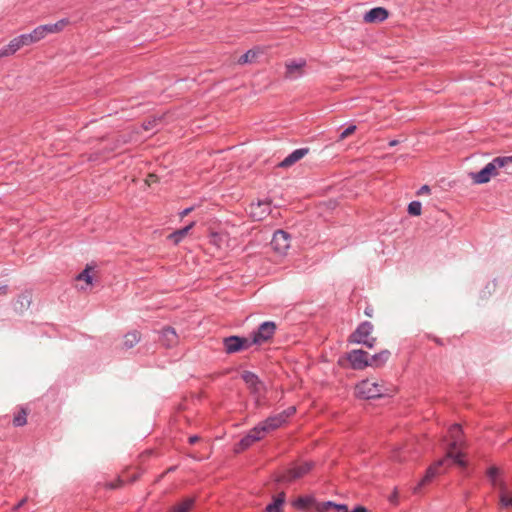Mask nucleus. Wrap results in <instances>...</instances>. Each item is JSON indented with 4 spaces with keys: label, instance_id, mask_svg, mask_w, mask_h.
I'll return each instance as SVG.
<instances>
[{
    "label": "nucleus",
    "instance_id": "f257e3e1",
    "mask_svg": "<svg viewBox=\"0 0 512 512\" xmlns=\"http://www.w3.org/2000/svg\"><path fill=\"white\" fill-rule=\"evenodd\" d=\"M448 437H449V444H448V450L446 453V456L437 462H435L433 465H431L424 477L420 480L418 485L414 488V492L418 493L421 488L428 483H430L437 475L440 474V468L445 465L449 461H453V463L459 465V466H465V461L463 459V454L460 451V448L463 444L462 439V429L461 426L458 424H454L449 428L448 431Z\"/></svg>",
    "mask_w": 512,
    "mask_h": 512
},
{
    "label": "nucleus",
    "instance_id": "f03ea898",
    "mask_svg": "<svg viewBox=\"0 0 512 512\" xmlns=\"http://www.w3.org/2000/svg\"><path fill=\"white\" fill-rule=\"evenodd\" d=\"M395 388L383 380L365 379L359 382L355 387V394L362 399H373L391 396Z\"/></svg>",
    "mask_w": 512,
    "mask_h": 512
},
{
    "label": "nucleus",
    "instance_id": "7ed1b4c3",
    "mask_svg": "<svg viewBox=\"0 0 512 512\" xmlns=\"http://www.w3.org/2000/svg\"><path fill=\"white\" fill-rule=\"evenodd\" d=\"M512 163V156L496 157L479 172L470 173V178L475 184H484L498 174V169Z\"/></svg>",
    "mask_w": 512,
    "mask_h": 512
},
{
    "label": "nucleus",
    "instance_id": "20e7f679",
    "mask_svg": "<svg viewBox=\"0 0 512 512\" xmlns=\"http://www.w3.org/2000/svg\"><path fill=\"white\" fill-rule=\"evenodd\" d=\"M373 325L369 321L361 323L355 332L351 335L352 341L358 344H363L368 348H373L376 343V338L371 337Z\"/></svg>",
    "mask_w": 512,
    "mask_h": 512
},
{
    "label": "nucleus",
    "instance_id": "39448f33",
    "mask_svg": "<svg viewBox=\"0 0 512 512\" xmlns=\"http://www.w3.org/2000/svg\"><path fill=\"white\" fill-rule=\"evenodd\" d=\"M312 468V462L295 463L289 467L278 480L283 482L295 481L308 474Z\"/></svg>",
    "mask_w": 512,
    "mask_h": 512
},
{
    "label": "nucleus",
    "instance_id": "423d86ee",
    "mask_svg": "<svg viewBox=\"0 0 512 512\" xmlns=\"http://www.w3.org/2000/svg\"><path fill=\"white\" fill-rule=\"evenodd\" d=\"M276 324L272 321L263 322L252 335L251 344L261 345L268 342L274 336Z\"/></svg>",
    "mask_w": 512,
    "mask_h": 512
},
{
    "label": "nucleus",
    "instance_id": "0eeeda50",
    "mask_svg": "<svg viewBox=\"0 0 512 512\" xmlns=\"http://www.w3.org/2000/svg\"><path fill=\"white\" fill-rule=\"evenodd\" d=\"M223 345L225 352L232 354L244 349H248L252 344L249 338L229 336L223 339Z\"/></svg>",
    "mask_w": 512,
    "mask_h": 512
},
{
    "label": "nucleus",
    "instance_id": "6e6552de",
    "mask_svg": "<svg viewBox=\"0 0 512 512\" xmlns=\"http://www.w3.org/2000/svg\"><path fill=\"white\" fill-rule=\"evenodd\" d=\"M290 243V235L283 230H278L273 235L271 246L278 254L285 255L290 248Z\"/></svg>",
    "mask_w": 512,
    "mask_h": 512
},
{
    "label": "nucleus",
    "instance_id": "1a4fd4ad",
    "mask_svg": "<svg viewBox=\"0 0 512 512\" xmlns=\"http://www.w3.org/2000/svg\"><path fill=\"white\" fill-rule=\"evenodd\" d=\"M347 360L349 361L351 367L355 370H362L368 366H370L369 354L361 349H355L348 353Z\"/></svg>",
    "mask_w": 512,
    "mask_h": 512
},
{
    "label": "nucleus",
    "instance_id": "9d476101",
    "mask_svg": "<svg viewBox=\"0 0 512 512\" xmlns=\"http://www.w3.org/2000/svg\"><path fill=\"white\" fill-rule=\"evenodd\" d=\"M270 211V201L267 200L251 203L248 209L250 217L256 221L263 220L270 213Z\"/></svg>",
    "mask_w": 512,
    "mask_h": 512
},
{
    "label": "nucleus",
    "instance_id": "9b49d317",
    "mask_svg": "<svg viewBox=\"0 0 512 512\" xmlns=\"http://www.w3.org/2000/svg\"><path fill=\"white\" fill-rule=\"evenodd\" d=\"M283 417L284 416H281L278 413L276 415L268 417L266 420L260 422L257 426L259 427L263 435L266 436L267 434L278 429L285 423Z\"/></svg>",
    "mask_w": 512,
    "mask_h": 512
},
{
    "label": "nucleus",
    "instance_id": "f8f14e48",
    "mask_svg": "<svg viewBox=\"0 0 512 512\" xmlns=\"http://www.w3.org/2000/svg\"><path fill=\"white\" fill-rule=\"evenodd\" d=\"M265 436L256 425L252 428L239 442L237 451L245 450L250 447L253 443L263 439Z\"/></svg>",
    "mask_w": 512,
    "mask_h": 512
},
{
    "label": "nucleus",
    "instance_id": "ddd939ff",
    "mask_svg": "<svg viewBox=\"0 0 512 512\" xmlns=\"http://www.w3.org/2000/svg\"><path fill=\"white\" fill-rule=\"evenodd\" d=\"M388 18V11L382 7L370 9L364 14L363 20L366 23H380Z\"/></svg>",
    "mask_w": 512,
    "mask_h": 512
},
{
    "label": "nucleus",
    "instance_id": "4468645a",
    "mask_svg": "<svg viewBox=\"0 0 512 512\" xmlns=\"http://www.w3.org/2000/svg\"><path fill=\"white\" fill-rule=\"evenodd\" d=\"M160 342L167 348L174 347L179 342L176 331L171 327H165L161 330Z\"/></svg>",
    "mask_w": 512,
    "mask_h": 512
},
{
    "label": "nucleus",
    "instance_id": "2eb2a0df",
    "mask_svg": "<svg viewBox=\"0 0 512 512\" xmlns=\"http://www.w3.org/2000/svg\"><path fill=\"white\" fill-rule=\"evenodd\" d=\"M309 153V148H299L290 153L287 157H285L280 163L279 167L288 168L301 160Z\"/></svg>",
    "mask_w": 512,
    "mask_h": 512
},
{
    "label": "nucleus",
    "instance_id": "dca6fc26",
    "mask_svg": "<svg viewBox=\"0 0 512 512\" xmlns=\"http://www.w3.org/2000/svg\"><path fill=\"white\" fill-rule=\"evenodd\" d=\"M286 495L284 492H280L276 496L273 497L272 502L269 503L265 512H283V506L285 503Z\"/></svg>",
    "mask_w": 512,
    "mask_h": 512
},
{
    "label": "nucleus",
    "instance_id": "f3484780",
    "mask_svg": "<svg viewBox=\"0 0 512 512\" xmlns=\"http://www.w3.org/2000/svg\"><path fill=\"white\" fill-rule=\"evenodd\" d=\"M305 66V61L300 60L298 62L296 61H290L286 63V75L290 78H297L302 74V69Z\"/></svg>",
    "mask_w": 512,
    "mask_h": 512
},
{
    "label": "nucleus",
    "instance_id": "a211bd4d",
    "mask_svg": "<svg viewBox=\"0 0 512 512\" xmlns=\"http://www.w3.org/2000/svg\"><path fill=\"white\" fill-rule=\"evenodd\" d=\"M390 355L391 353L389 350H382L379 353L373 355L369 360L370 367L379 368L383 366L389 360Z\"/></svg>",
    "mask_w": 512,
    "mask_h": 512
},
{
    "label": "nucleus",
    "instance_id": "6ab92c4d",
    "mask_svg": "<svg viewBox=\"0 0 512 512\" xmlns=\"http://www.w3.org/2000/svg\"><path fill=\"white\" fill-rule=\"evenodd\" d=\"M242 377H243V380L245 381V383L251 389H253L254 392H257V393L260 392V390L263 387V385H262V383L259 381L258 377L254 373L246 371V372L243 373Z\"/></svg>",
    "mask_w": 512,
    "mask_h": 512
},
{
    "label": "nucleus",
    "instance_id": "aec40b11",
    "mask_svg": "<svg viewBox=\"0 0 512 512\" xmlns=\"http://www.w3.org/2000/svg\"><path fill=\"white\" fill-rule=\"evenodd\" d=\"M195 222H191L189 225L178 229L169 235V239L174 242V244H178L182 241V239L189 233V231L194 227Z\"/></svg>",
    "mask_w": 512,
    "mask_h": 512
},
{
    "label": "nucleus",
    "instance_id": "412c9836",
    "mask_svg": "<svg viewBox=\"0 0 512 512\" xmlns=\"http://www.w3.org/2000/svg\"><path fill=\"white\" fill-rule=\"evenodd\" d=\"M20 48H21V45H20L17 37H15L14 39H12L9 42L8 45H6L3 48H1V50H0V57H6V56H9V55H12L16 51H18Z\"/></svg>",
    "mask_w": 512,
    "mask_h": 512
},
{
    "label": "nucleus",
    "instance_id": "4be33fe9",
    "mask_svg": "<svg viewBox=\"0 0 512 512\" xmlns=\"http://www.w3.org/2000/svg\"><path fill=\"white\" fill-rule=\"evenodd\" d=\"M140 339L141 335L138 331L129 332L124 336L123 345L126 349L133 348L137 343H139Z\"/></svg>",
    "mask_w": 512,
    "mask_h": 512
},
{
    "label": "nucleus",
    "instance_id": "5701e85b",
    "mask_svg": "<svg viewBox=\"0 0 512 512\" xmlns=\"http://www.w3.org/2000/svg\"><path fill=\"white\" fill-rule=\"evenodd\" d=\"M195 502L194 498L188 497L182 500L171 508L170 512H188L193 507Z\"/></svg>",
    "mask_w": 512,
    "mask_h": 512
},
{
    "label": "nucleus",
    "instance_id": "b1692460",
    "mask_svg": "<svg viewBox=\"0 0 512 512\" xmlns=\"http://www.w3.org/2000/svg\"><path fill=\"white\" fill-rule=\"evenodd\" d=\"M67 24H68V20L61 19L54 24L43 25V27L45 29L46 34L48 35L51 33H58L60 31H62Z\"/></svg>",
    "mask_w": 512,
    "mask_h": 512
},
{
    "label": "nucleus",
    "instance_id": "393cba45",
    "mask_svg": "<svg viewBox=\"0 0 512 512\" xmlns=\"http://www.w3.org/2000/svg\"><path fill=\"white\" fill-rule=\"evenodd\" d=\"M500 473V470L497 467H491L488 470V477L490 478L492 484L494 486H499L501 490H504V484L498 481L497 477Z\"/></svg>",
    "mask_w": 512,
    "mask_h": 512
},
{
    "label": "nucleus",
    "instance_id": "a878e982",
    "mask_svg": "<svg viewBox=\"0 0 512 512\" xmlns=\"http://www.w3.org/2000/svg\"><path fill=\"white\" fill-rule=\"evenodd\" d=\"M27 423V412L22 409L13 418V424L16 427L24 426Z\"/></svg>",
    "mask_w": 512,
    "mask_h": 512
},
{
    "label": "nucleus",
    "instance_id": "bb28decb",
    "mask_svg": "<svg viewBox=\"0 0 512 512\" xmlns=\"http://www.w3.org/2000/svg\"><path fill=\"white\" fill-rule=\"evenodd\" d=\"M257 57V52L254 50H248L246 53L240 56L238 59L239 64H246L253 62Z\"/></svg>",
    "mask_w": 512,
    "mask_h": 512
},
{
    "label": "nucleus",
    "instance_id": "cd10ccee",
    "mask_svg": "<svg viewBox=\"0 0 512 512\" xmlns=\"http://www.w3.org/2000/svg\"><path fill=\"white\" fill-rule=\"evenodd\" d=\"M312 503V499L310 497H299L293 501V506L297 509H305L309 507Z\"/></svg>",
    "mask_w": 512,
    "mask_h": 512
},
{
    "label": "nucleus",
    "instance_id": "c85d7f7f",
    "mask_svg": "<svg viewBox=\"0 0 512 512\" xmlns=\"http://www.w3.org/2000/svg\"><path fill=\"white\" fill-rule=\"evenodd\" d=\"M422 211V205L419 201H412L408 205V213L412 216H419Z\"/></svg>",
    "mask_w": 512,
    "mask_h": 512
},
{
    "label": "nucleus",
    "instance_id": "c756f323",
    "mask_svg": "<svg viewBox=\"0 0 512 512\" xmlns=\"http://www.w3.org/2000/svg\"><path fill=\"white\" fill-rule=\"evenodd\" d=\"M21 47L36 43L32 33L22 34L17 37Z\"/></svg>",
    "mask_w": 512,
    "mask_h": 512
},
{
    "label": "nucleus",
    "instance_id": "7c9ffc66",
    "mask_svg": "<svg viewBox=\"0 0 512 512\" xmlns=\"http://www.w3.org/2000/svg\"><path fill=\"white\" fill-rule=\"evenodd\" d=\"M31 33L33 35L35 42L40 41L41 39L45 38L47 35L43 25L36 27Z\"/></svg>",
    "mask_w": 512,
    "mask_h": 512
},
{
    "label": "nucleus",
    "instance_id": "2f4dec72",
    "mask_svg": "<svg viewBox=\"0 0 512 512\" xmlns=\"http://www.w3.org/2000/svg\"><path fill=\"white\" fill-rule=\"evenodd\" d=\"M90 267L87 266L78 276L77 280L85 281L86 284H92V276L90 275Z\"/></svg>",
    "mask_w": 512,
    "mask_h": 512
},
{
    "label": "nucleus",
    "instance_id": "473e14b6",
    "mask_svg": "<svg viewBox=\"0 0 512 512\" xmlns=\"http://www.w3.org/2000/svg\"><path fill=\"white\" fill-rule=\"evenodd\" d=\"M160 121H161V118H156V117L149 119L146 122H144L143 129L146 131H150V130L154 129L157 126L158 122H160Z\"/></svg>",
    "mask_w": 512,
    "mask_h": 512
},
{
    "label": "nucleus",
    "instance_id": "72a5a7b5",
    "mask_svg": "<svg viewBox=\"0 0 512 512\" xmlns=\"http://www.w3.org/2000/svg\"><path fill=\"white\" fill-rule=\"evenodd\" d=\"M356 130V126L355 125H350L349 127H347L339 136V140H344L345 138H347L348 136H350L351 134H353Z\"/></svg>",
    "mask_w": 512,
    "mask_h": 512
},
{
    "label": "nucleus",
    "instance_id": "f704fd0d",
    "mask_svg": "<svg viewBox=\"0 0 512 512\" xmlns=\"http://www.w3.org/2000/svg\"><path fill=\"white\" fill-rule=\"evenodd\" d=\"M296 412V408L294 406H291L289 408H287L286 410L282 411L281 413H279L281 416H284L283 417V420L284 422L287 421V419L292 416L294 413Z\"/></svg>",
    "mask_w": 512,
    "mask_h": 512
},
{
    "label": "nucleus",
    "instance_id": "c9c22d12",
    "mask_svg": "<svg viewBox=\"0 0 512 512\" xmlns=\"http://www.w3.org/2000/svg\"><path fill=\"white\" fill-rule=\"evenodd\" d=\"M392 459L394 461H398V462H404L406 461V455H405V452L404 451H395L393 454H392Z\"/></svg>",
    "mask_w": 512,
    "mask_h": 512
},
{
    "label": "nucleus",
    "instance_id": "e433bc0d",
    "mask_svg": "<svg viewBox=\"0 0 512 512\" xmlns=\"http://www.w3.org/2000/svg\"><path fill=\"white\" fill-rule=\"evenodd\" d=\"M500 501L503 506H512V497H508L504 492L501 493Z\"/></svg>",
    "mask_w": 512,
    "mask_h": 512
},
{
    "label": "nucleus",
    "instance_id": "4c0bfd02",
    "mask_svg": "<svg viewBox=\"0 0 512 512\" xmlns=\"http://www.w3.org/2000/svg\"><path fill=\"white\" fill-rule=\"evenodd\" d=\"M335 505H336V503H333L331 501L323 502V503L319 504L318 510L327 511L330 508L334 509Z\"/></svg>",
    "mask_w": 512,
    "mask_h": 512
},
{
    "label": "nucleus",
    "instance_id": "58836bf2",
    "mask_svg": "<svg viewBox=\"0 0 512 512\" xmlns=\"http://www.w3.org/2000/svg\"><path fill=\"white\" fill-rule=\"evenodd\" d=\"M222 240V235L219 234V233H212L210 235V242L219 246L220 245V241Z\"/></svg>",
    "mask_w": 512,
    "mask_h": 512
},
{
    "label": "nucleus",
    "instance_id": "ea45409f",
    "mask_svg": "<svg viewBox=\"0 0 512 512\" xmlns=\"http://www.w3.org/2000/svg\"><path fill=\"white\" fill-rule=\"evenodd\" d=\"M430 192V187L428 185H423L417 192L418 195L428 194Z\"/></svg>",
    "mask_w": 512,
    "mask_h": 512
},
{
    "label": "nucleus",
    "instance_id": "a19ab883",
    "mask_svg": "<svg viewBox=\"0 0 512 512\" xmlns=\"http://www.w3.org/2000/svg\"><path fill=\"white\" fill-rule=\"evenodd\" d=\"M389 501H390L391 503H394V504H396V503H397V501H398V492H397V489H396V488L394 489V491H393L392 495L389 497Z\"/></svg>",
    "mask_w": 512,
    "mask_h": 512
},
{
    "label": "nucleus",
    "instance_id": "79ce46f5",
    "mask_svg": "<svg viewBox=\"0 0 512 512\" xmlns=\"http://www.w3.org/2000/svg\"><path fill=\"white\" fill-rule=\"evenodd\" d=\"M334 509L337 511L348 512V507L345 504H336Z\"/></svg>",
    "mask_w": 512,
    "mask_h": 512
},
{
    "label": "nucleus",
    "instance_id": "37998d69",
    "mask_svg": "<svg viewBox=\"0 0 512 512\" xmlns=\"http://www.w3.org/2000/svg\"><path fill=\"white\" fill-rule=\"evenodd\" d=\"M193 208H186L184 209L181 213H180V216L181 217H185L187 216L191 211H192Z\"/></svg>",
    "mask_w": 512,
    "mask_h": 512
},
{
    "label": "nucleus",
    "instance_id": "c03bdc74",
    "mask_svg": "<svg viewBox=\"0 0 512 512\" xmlns=\"http://www.w3.org/2000/svg\"><path fill=\"white\" fill-rule=\"evenodd\" d=\"M27 499L23 498L15 507L14 510H18L20 507H22L26 503Z\"/></svg>",
    "mask_w": 512,
    "mask_h": 512
},
{
    "label": "nucleus",
    "instance_id": "a18cd8bd",
    "mask_svg": "<svg viewBox=\"0 0 512 512\" xmlns=\"http://www.w3.org/2000/svg\"><path fill=\"white\" fill-rule=\"evenodd\" d=\"M198 440H199V437H198V436H196V435H195V436H191V437H189V443H190V444H194V443H196Z\"/></svg>",
    "mask_w": 512,
    "mask_h": 512
},
{
    "label": "nucleus",
    "instance_id": "49530a36",
    "mask_svg": "<svg viewBox=\"0 0 512 512\" xmlns=\"http://www.w3.org/2000/svg\"><path fill=\"white\" fill-rule=\"evenodd\" d=\"M7 292H8V287L7 286L0 287V294L5 295V294H7Z\"/></svg>",
    "mask_w": 512,
    "mask_h": 512
},
{
    "label": "nucleus",
    "instance_id": "de8ad7c7",
    "mask_svg": "<svg viewBox=\"0 0 512 512\" xmlns=\"http://www.w3.org/2000/svg\"><path fill=\"white\" fill-rule=\"evenodd\" d=\"M398 143H399V141H398V140H391V141L389 142V146H391V147H392V146L397 145Z\"/></svg>",
    "mask_w": 512,
    "mask_h": 512
},
{
    "label": "nucleus",
    "instance_id": "09e8293b",
    "mask_svg": "<svg viewBox=\"0 0 512 512\" xmlns=\"http://www.w3.org/2000/svg\"><path fill=\"white\" fill-rule=\"evenodd\" d=\"M365 314H366L367 316H371L370 311H368V310H366V311H365Z\"/></svg>",
    "mask_w": 512,
    "mask_h": 512
}]
</instances>
